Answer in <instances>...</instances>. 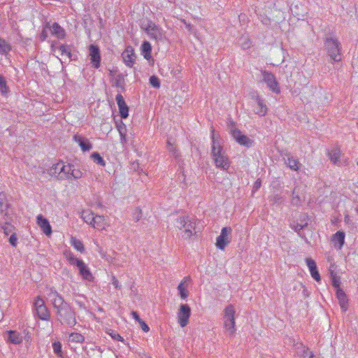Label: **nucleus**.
I'll return each instance as SVG.
<instances>
[{"label":"nucleus","mask_w":358,"mask_h":358,"mask_svg":"<svg viewBox=\"0 0 358 358\" xmlns=\"http://www.w3.org/2000/svg\"><path fill=\"white\" fill-rule=\"evenodd\" d=\"M211 152L210 155L217 168L227 171L230 167V160L226 152L223 149V141L216 136L213 127L211 128Z\"/></svg>","instance_id":"nucleus-1"},{"label":"nucleus","mask_w":358,"mask_h":358,"mask_svg":"<svg viewBox=\"0 0 358 358\" xmlns=\"http://www.w3.org/2000/svg\"><path fill=\"white\" fill-rule=\"evenodd\" d=\"M57 320L62 325L73 327L76 323V313L70 303L65 302L61 306L55 309Z\"/></svg>","instance_id":"nucleus-2"},{"label":"nucleus","mask_w":358,"mask_h":358,"mask_svg":"<svg viewBox=\"0 0 358 358\" xmlns=\"http://www.w3.org/2000/svg\"><path fill=\"white\" fill-rule=\"evenodd\" d=\"M196 222L194 218L188 216H180L176 220V226L180 230L184 229L182 231V238L184 239H189L192 236L196 235Z\"/></svg>","instance_id":"nucleus-3"},{"label":"nucleus","mask_w":358,"mask_h":358,"mask_svg":"<svg viewBox=\"0 0 358 358\" xmlns=\"http://www.w3.org/2000/svg\"><path fill=\"white\" fill-rule=\"evenodd\" d=\"M324 48L327 55L335 62L341 61V44L338 40L334 37H327L324 41Z\"/></svg>","instance_id":"nucleus-4"},{"label":"nucleus","mask_w":358,"mask_h":358,"mask_svg":"<svg viewBox=\"0 0 358 358\" xmlns=\"http://www.w3.org/2000/svg\"><path fill=\"white\" fill-rule=\"evenodd\" d=\"M66 258L71 265L76 266L79 269V273L83 279L92 282L94 280V277L87 267L82 259H79L76 257L72 253H69L66 255Z\"/></svg>","instance_id":"nucleus-5"},{"label":"nucleus","mask_w":358,"mask_h":358,"mask_svg":"<svg viewBox=\"0 0 358 358\" xmlns=\"http://www.w3.org/2000/svg\"><path fill=\"white\" fill-rule=\"evenodd\" d=\"M235 309L232 304L227 306L224 310V327L230 336L235 332Z\"/></svg>","instance_id":"nucleus-6"},{"label":"nucleus","mask_w":358,"mask_h":358,"mask_svg":"<svg viewBox=\"0 0 358 358\" xmlns=\"http://www.w3.org/2000/svg\"><path fill=\"white\" fill-rule=\"evenodd\" d=\"M141 27L151 39L161 40L163 36L162 29L151 20H147L141 23Z\"/></svg>","instance_id":"nucleus-7"},{"label":"nucleus","mask_w":358,"mask_h":358,"mask_svg":"<svg viewBox=\"0 0 358 358\" xmlns=\"http://www.w3.org/2000/svg\"><path fill=\"white\" fill-rule=\"evenodd\" d=\"M34 310L38 318L48 321L50 318V313L41 296H37L34 303Z\"/></svg>","instance_id":"nucleus-8"},{"label":"nucleus","mask_w":358,"mask_h":358,"mask_svg":"<svg viewBox=\"0 0 358 358\" xmlns=\"http://www.w3.org/2000/svg\"><path fill=\"white\" fill-rule=\"evenodd\" d=\"M46 294L55 310L66 302L63 296L53 287L46 288Z\"/></svg>","instance_id":"nucleus-9"},{"label":"nucleus","mask_w":358,"mask_h":358,"mask_svg":"<svg viewBox=\"0 0 358 358\" xmlns=\"http://www.w3.org/2000/svg\"><path fill=\"white\" fill-rule=\"evenodd\" d=\"M231 231L232 229L229 227H225L222 229L220 235L216 238L215 245L218 249L223 250L229 244Z\"/></svg>","instance_id":"nucleus-10"},{"label":"nucleus","mask_w":358,"mask_h":358,"mask_svg":"<svg viewBox=\"0 0 358 358\" xmlns=\"http://www.w3.org/2000/svg\"><path fill=\"white\" fill-rule=\"evenodd\" d=\"M262 74L263 77V81L266 83L267 87L274 93L279 94L280 92V89L279 87V83L276 80L275 76L271 72H268L266 71H262Z\"/></svg>","instance_id":"nucleus-11"},{"label":"nucleus","mask_w":358,"mask_h":358,"mask_svg":"<svg viewBox=\"0 0 358 358\" xmlns=\"http://www.w3.org/2000/svg\"><path fill=\"white\" fill-rule=\"evenodd\" d=\"M191 315V308L187 304H181L178 312V320L181 327L187 325Z\"/></svg>","instance_id":"nucleus-12"},{"label":"nucleus","mask_w":358,"mask_h":358,"mask_svg":"<svg viewBox=\"0 0 358 358\" xmlns=\"http://www.w3.org/2000/svg\"><path fill=\"white\" fill-rule=\"evenodd\" d=\"M231 134L236 142H238L240 145H244L247 148H250L252 146L254 141L248 138L246 135L243 134L239 129H231Z\"/></svg>","instance_id":"nucleus-13"},{"label":"nucleus","mask_w":358,"mask_h":358,"mask_svg":"<svg viewBox=\"0 0 358 358\" xmlns=\"http://www.w3.org/2000/svg\"><path fill=\"white\" fill-rule=\"evenodd\" d=\"M90 62L94 69L100 67L101 54L99 48L95 45H90L89 47Z\"/></svg>","instance_id":"nucleus-14"},{"label":"nucleus","mask_w":358,"mask_h":358,"mask_svg":"<svg viewBox=\"0 0 358 358\" xmlns=\"http://www.w3.org/2000/svg\"><path fill=\"white\" fill-rule=\"evenodd\" d=\"M294 350L299 358H315L313 352L302 343H296L294 345Z\"/></svg>","instance_id":"nucleus-15"},{"label":"nucleus","mask_w":358,"mask_h":358,"mask_svg":"<svg viewBox=\"0 0 358 358\" xmlns=\"http://www.w3.org/2000/svg\"><path fill=\"white\" fill-rule=\"evenodd\" d=\"M10 204L8 200L7 195L4 192L0 193V219L9 217L8 209Z\"/></svg>","instance_id":"nucleus-16"},{"label":"nucleus","mask_w":358,"mask_h":358,"mask_svg":"<svg viewBox=\"0 0 358 358\" xmlns=\"http://www.w3.org/2000/svg\"><path fill=\"white\" fill-rule=\"evenodd\" d=\"M122 57L124 62L129 67H131L134 65L136 57L134 50L131 46H128L125 48L122 54Z\"/></svg>","instance_id":"nucleus-17"},{"label":"nucleus","mask_w":358,"mask_h":358,"mask_svg":"<svg viewBox=\"0 0 358 358\" xmlns=\"http://www.w3.org/2000/svg\"><path fill=\"white\" fill-rule=\"evenodd\" d=\"M118 106L120 115L122 119H126L129 115V107L124 101L121 94H117L115 97Z\"/></svg>","instance_id":"nucleus-18"},{"label":"nucleus","mask_w":358,"mask_h":358,"mask_svg":"<svg viewBox=\"0 0 358 358\" xmlns=\"http://www.w3.org/2000/svg\"><path fill=\"white\" fill-rule=\"evenodd\" d=\"M283 159L287 166L293 171H298L301 166L299 160L294 158L290 153L286 152L283 155Z\"/></svg>","instance_id":"nucleus-19"},{"label":"nucleus","mask_w":358,"mask_h":358,"mask_svg":"<svg viewBox=\"0 0 358 358\" xmlns=\"http://www.w3.org/2000/svg\"><path fill=\"white\" fill-rule=\"evenodd\" d=\"M73 139L75 142L78 143L83 152L90 151L92 148V145L89 140L82 136L75 134Z\"/></svg>","instance_id":"nucleus-20"},{"label":"nucleus","mask_w":358,"mask_h":358,"mask_svg":"<svg viewBox=\"0 0 358 358\" xmlns=\"http://www.w3.org/2000/svg\"><path fill=\"white\" fill-rule=\"evenodd\" d=\"M37 224L40 227L44 234L50 236L52 234V228L48 220L42 215H38L36 217Z\"/></svg>","instance_id":"nucleus-21"},{"label":"nucleus","mask_w":358,"mask_h":358,"mask_svg":"<svg viewBox=\"0 0 358 358\" xmlns=\"http://www.w3.org/2000/svg\"><path fill=\"white\" fill-rule=\"evenodd\" d=\"M257 101V106L255 109V113L260 117L265 116L267 113L268 108L265 103V101L258 95L254 96Z\"/></svg>","instance_id":"nucleus-22"},{"label":"nucleus","mask_w":358,"mask_h":358,"mask_svg":"<svg viewBox=\"0 0 358 358\" xmlns=\"http://www.w3.org/2000/svg\"><path fill=\"white\" fill-rule=\"evenodd\" d=\"M306 262L313 278L317 282H320L321 280V278L317 271L315 262L311 258H306Z\"/></svg>","instance_id":"nucleus-23"},{"label":"nucleus","mask_w":358,"mask_h":358,"mask_svg":"<svg viewBox=\"0 0 358 358\" xmlns=\"http://www.w3.org/2000/svg\"><path fill=\"white\" fill-rule=\"evenodd\" d=\"M48 30L51 32L52 35L57 38L62 39L65 38V30L57 22H54L52 25L50 24Z\"/></svg>","instance_id":"nucleus-24"},{"label":"nucleus","mask_w":358,"mask_h":358,"mask_svg":"<svg viewBox=\"0 0 358 358\" xmlns=\"http://www.w3.org/2000/svg\"><path fill=\"white\" fill-rule=\"evenodd\" d=\"M345 234L344 231H338L332 236V242L334 243V248L337 250H341L345 243Z\"/></svg>","instance_id":"nucleus-25"},{"label":"nucleus","mask_w":358,"mask_h":358,"mask_svg":"<svg viewBox=\"0 0 358 358\" xmlns=\"http://www.w3.org/2000/svg\"><path fill=\"white\" fill-rule=\"evenodd\" d=\"M6 334H8L7 341L13 344L18 345L20 344L23 341V337L17 331H7Z\"/></svg>","instance_id":"nucleus-26"},{"label":"nucleus","mask_w":358,"mask_h":358,"mask_svg":"<svg viewBox=\"0 0 358 358\" xmlns=\"http://www.w3.org/2000/svg\"><path fill=\"white\" fill-rule=\"evenodd\" d=\"M336 297L338 300L341 309L346 311L348 309V299L346 294L342 289H336Z\"/></svg>","instance_id":"nucleus-27"},{"label":"nucleus","mask_w":358,"mask_h":358,"mask_svg":"<svg viewBox=\"0 0 358 358\" xmlns=\"http://www.w3.org/2000/svg\"><path fill=\"white\" fill-rule=\"evenodd\" d=\"M190 280V277H185L178 286V289L179 291L180 296L182 299H185L188 296L189 293L188 291L186 289L185 283L187 282H189Z\"/></svg>","instance_id":"nucleus-28"},{"label":"nucleus","mask_w":358,"mask_h":358,"mask_svg":"<svg viewBox=\"0 0 358 358\" xmlns=\"http://www.w3.org/2000/svg\"><path fill=\"white\" fill-rule=\"evenodd\" d=\"M141 54L143 55L144 58L147 60H149L151 58V52H152V46L148 41H143L141 47Z\"/></svg>","instance_id":"nucleus-29"},{"label":"nucleus","mask_w":358,"mask_h":358,"mask_svg":"<svg viewBox=\"0 0 358 358\" xmlns=\"http://www.w3.org/2000/svg\"><path fill=\"white\" fill-rule=\"evenodd\" d=\"M72 168H73V165L69 164H64V163L63 162V165L62 166V173L61 176H59V179H70V173L71 171H72Z\"/></svg>","instance_id":"nucleus-30"},{"label":"nucleus","mask_w":358,"mask_h":358,"mask_svg":"<svg viewBox=\"0 0 358 358\" xmlns=\"http://www.w3.org/2000/svg\"><path fill=\"white\" fill-rule=\"evenodd\" d=\"M328 155L331 159V161L336 164L338 162V159L341 157V149L339 147L334 148L331 151L328 152Z\"/></svg>","instance_id":"nucleus-31"},{"label":"nucleus","mask_w":358,"mask_h":358,"mask_svg":"<svg viewBox=\"0 0 358 358\" xmlns=\"http://www.w3.org/2000/svg\"><path fill=\"white\" fill-rule=\"evenodd\" d=\"M105 221H106V219L103 216L96 215H94L92 226L94 228H96L99 229H104V226L106 224Z\"/></svg>","instance_id":"nucleus-32"},{"label":"nucleus","mask_w":358,"mask_h":358,"mask_svg":"<svg viewBox=\"0 0 358 358\" xmlns=\"http://www.w3.org/2000/svg\"><path fill=\"white\" fill-rule=\"evenodd\" d=\"M113 86L117 88H120L123 91L124 90L125 81L124 77L122 73H119L115 76Z\"/></svg>","instance_id":"nucleus-33"},{"label":"nucleus","mask_w":358,"mask_h":358,"mask_svg":"<svg viewBox=\"0 0 358 358\" xmlns=\"http://www.w3.org/2000/svg\"><path fill=\"white\" fill-rule=\"evenodd\" d=\"M1 219L4 222V224L2 225L1 228L3 231V233L6 236H8L9 234H10L13 231L14 227L10 224L9 221H10V218L9 217L1 218Z\"/></svg>","instance_id":"nucleus-34"},{"label":"nucleus","mask_w":358,"mask_h":358,"mask_svg":"<svg viewBox=\"0 0 358 358\" xmlns=\"http://www.w3.org/2000/svg\"><path fill=\"white\" fill-rule=\"evenodd\" d=\"M11 50V45L3 38H0V55H7Z\"/></svg>","instance_id":"nucleus-35"},{"label":"nucleus","mask_w":358,"mask_h":358,"mask_svg":"<svg viewBox=\"0 0 358 358\" xmlns=\"http://www.w3.org/2000/svg\"><path fill=\"white\" fill-rule=\"evenodd\" d=\"M302 201V198L299 194V191L295 187L292 192V198L291 201L292 204L295 206H299L301 204Z\"/></svg>","instance_id":"nucleus-36"},{"label":"nucleus","mask_w":358,"mask_h":358,"mask_svg":"<svg viewBox=\"0 0 358 358\" xmlns=\"http://www.w3.org/2000/svg\"><path fill=\"white\" fill-rule=\"evenodd\" d=\"M69 341L73 343H82L85 341V336L80 333H71Z\"/></svg>","instance_id":"nucleus-37"},{"label":"nucleus","mask_w":358,"mask_h":358,"mask_svg":"<svg viewBox=\"0 0 358 358\" xmlns=\"http://www.w3.org/2000/svg\"><path fill=\"white\" fill-rule=\"evenodd\" d=\"M94 213L89 210H84L82 214V217L84 221L92 225L94 218Z\"/></svg>","instance_id":"nucleus-38"},{"label":"nucleus","mask_w":358,"mask_h":358,"mask_svg":"<svg viewBox=\"0 0 358 358\" xmlns=\"http://www.w3.org/2000/svg\"><path fill=\"white\" fill-rule=\"evenodd\" d=\"M71 243L78 251L80 252H84L85 248L81 241L76 239L75 237H71Z\"/></svg>","instance_id":"nucleus-39"},{"label":"nucleus","mask_w":358,"mask_h":358,"mask_svg":"<svg viewBox=\"0 0 358 358\" xmlns=\"http://www.w3.org/2000/svg\"><path fill=\"white\" fill-rule=\"evenodd\" d=\"M91 157L94 163H96L98 165H100L101 166H104L106 164V162L103 157L99 155L98 152H93L91 155Z\"/></svg>","instance_id":"nucleus-40"},{"label":"nucleus","mask_w":358,"mask_h":358,"mask_svg":"<svg viewBox=\"0 0 358 358\" xmlns=\"http://www.w3.org/2000/svg\"><path fill=\"white\" fill-rule=\"evenodd\" d=\"M166 147L169 152H172L173 157L176 158V159L179 160V153L176 146L169 141L168 140L166 142Z\"/></svg>","instance_id":"nucleus-41"},{"label":"nucleus","mask_w":358,"mask_h":358,"mask_svg":"<svg viewBox=\"0 0 358 358\" xmlns=\"http://www.w3.org/2000/svg\"><path fill=\"white\" fill-rule=\"evenodd\" d=\"M8 92V87L6 81L2 75H0V92L1 94L5 95Z\"/></svg>","instance_id":"nucleus-42"},{"label":"nucleus","mask_w":358,"mask_h":358,"mask_svg":"<svg viewBox=\"0 0 358 358\" xmlns=\"http://www.w3.org/2000/svg\"><path fill=\"white\" fill-rule=\"evenodd\" d=\"M62 348V345L59 341H55L52 343L53 351L57 357L64 355Z\"/></svg>","instance_id":"nucleus-43"},{"label":"nucleus","mask_w":358,"mask_h":358,"mask_svg":"<svg viewBox=\"0 0 358 358\" xmlns=\"http://www.w3.org/2000/svg\"><path fill=\"white\" fill-rule=\"evenodd\" d=\"M62 165H63V162H60L59 163H57L56 164H54L51 169L52 174H54V175L57 174L58 178H59V176H61Z\"/></svg>","instance_id":"nucleus-44"},{"label":"nucleus","mask_w":358,"mask_h":358,"mask_svg":"<svg viewBox=\"0 0 358 358\" xmlns=\"http://www.w3.org/2000/svg\"><path fill=\"white\" fill-rule=\"evenodd\" d=\"M149 83L155 88L158 89L160 87V85H161L160 80H159V78L157 77L156 76H150V79H149Z\"/></svg>","instance_id":"nucleus-45"},{"label":"nucleus","mask_w":358,"mask_h":358,"mask_svg":"<svg viewBox=\"0 0 358 358\" xmlns=\"http://www.w3.org/2000/svg\"><path fill=\"white\" fill-rule=\"evenodd\" d=\"M48 27H50V22H48L45 24L43 29L42 30V32L40 35V39L42 41L46 40V38L48 37V31H49Z\"/></svg>","instance_id":"nucleus-46"},{"label":"nucleus","mask_w":358,"mask_h":358,"mask_svg":"<svg viewBox=\"0 0 358 358\" xmlns=\"http://www.w3.org/2000/svg\"><path fill=\"white\" fill-rule=\"evenodd\" d=\"M83 176V173L78 170V169H76L73 168H72V171H71V173H70V179L71 178H74V179H78V178H80Z\"/></svg>","instance_id":"nucleus-47"},{"label":"nucleus","mask_w":358,"mask_h":358,"mask_svg":"<svg viewBox=\"0 0 358 358\" xmlns=\"http://www.w3.org/2000/svg\"><path fill=\"white\" fill-rule=\"evenodd\" d=\"M109 331L110 332L108 333L112 337L113 339L120 341L122 342L124 341V338L118 333L111 329H110Z\"/></svg>","instance_id":"nucleus-48"},{"label":"nucleus","mask_w":358,"mask_h":358,"mask_svg":"<svg viewBox=\"0 0 358 358\" xmlns=\"http://www.w3.org/2000/svg\"><path fill=\"white\" fill-rule=\"evenodd\" d=\"M331 284H332V286L334 287L336 289H341L340 287V285H341L340 279L338 278H337L336 275H332Z\"/></svg>","instance_id":"nucleus-49"},{"label":"nucleus","mask_w":358,"mask_h":358,"mask_svg":"<svg viewBox=\"0 0 358 358\" xmlns=\"http://www.w3.org/2000/svg\"><path fill=\"white\" fill-rule=\"evenodd\" d=\"M117 130L119 131L120 136H123V133H126L127 129L125 124L121 121L119 124L117 126Z\"/></svg>","instance_id":"nucleus-50"},{"label":"nucleus","mask_w":358,"mask_h":358,"mask_svg":"<svg viewBox=\"0 0 358 358\" xmlns=\"http://www.w3.org/2000/svg\"><path fill=\"white\" fill-rule=\"evenodd\" d=\"M9 243L12 246H16L17 243V238L15 234H13L9 238Z\"/></svg>","instance_id":"nucleus-51"},{"label":"nucleus","mask_w":358,"mask_h":358,"mask_svg":"<svg viewBox=\"0 0 358 358\" xmlns=\"http://www.w3.org/2000/svg\"><path fill=\"white\" fill-rule=\"evenodd\" d=\"M70 48V46L62 44L59 45V50L62 52V55H66V53H67L68 50H69Z\"/></svg>","instance_id":"nucleus-52"},{"label":"nucleus","mask_w":358,"mask_h":358,"mask_svg":"<svg viewBox=\"0 0 358 358\" xmlns=\"http://www.w3.org/2000/svg\"><path fill=\"white\" fill-rule=\"evenodd\" d=\"M138 324H140L141 328L142 329V330L143 331H145V332L149 331L150 328H149L148 325L143 320H141L140 322H138Z\"/></svg>","instance_id":"nucleus-53"},{"label":"nucleus","mask_w":358,"mask_h":358,"mask_svg":"<svg viewBox=\"0 0 358 358\" xmlns=\"http://www.w3.org/2000/svg\"><path fill=\"white\" fill-rule=\"evenodd\" d=\"M185 27L187 29L188 31L191 34H196V29L194 28L193 25L191 24L189 22H187L185 24Z\"/></svg>","instance_id":"nucleus-54"},{"label":"nucleus","mask_w":358,"mask_h":358,"mask_svg":"<svg viewBox=\"0 0 358 358\" xmlns=\"http://www.w3.org/2000/svg\"><path fill=\"white\" fill-rule=\"evenodd\" d=\"M272 201H273V203H280L282 201V196L280 195L275 194V195L273 196V197L272 199Z\"/></svg>","instance_id":"nucleus-55"},{"label":"nucleus","mask_w":358,"mask_h":358,"mask_svg":"<svg viewBox=\"0 0 358 358\" xmlns=\"http://www.w3.org/2000/svg\"><path fill=\"white\" fill-rule=\"evenodd\" d=\"M112 284L116 289L121 288V285H120L117 279L114 275L112 277Z\"/></svg>","instance_id":"nucleus-56"},{"label":"nucleus","mask_w":358,"mask_h":358,"mask_svg":"<svg viewBox=\"0 0 358 358\" xmlns=\"http://www.w3.org/2000/svg\"><path fill=\"white\" fill-rule=\"evenodd\" d=\"M308 225V223H305V224H297L295 227H294V230L297 232H299V231H301V229H303V228H305L306 227H307Z\"/></svg>","instance_id":"nucleus-57"},{"label":"nucleus","mask_w":358,"mask_h":358,"mask_svg":"<svg viewBox=\"0 0 358 358\" xmlns=\"http://www.w3.org/2000/svg\"><path fill=\"white\" fill-rule=\"evenodd\" d=\"M261 180L259 179L257 180L253 185V191H257L261 187Z\"/></svg>","instance_id":"nucleus-58"},{"label":"nucleus","mask_w":358,"mask_h":358,"mask_svg":"<svg viewBox=\"0 0 358 358\" xmlns=\"http://www.w3.org/2000/svg\"><path fill=\"white\" fill-rule=\"evenodd\" d=\"M241 45H242V48L248 49L249 48H250L251 42L249 39H248L247 41L243 42Z\"/></svg>","instance_id":"nucleus-59"},{"label":"nucleus","mask_w":358,"mask_h":358,"mask_svg":"<svg viewBox=\"0 0 358 358\" xmlns=\"http://www.w3.org/2000/svg\"><path fill=\"white\" fill-rule=\"evenodd\" d=\"M131 315L133 317V318L136 321V322H140L141 320L139 315L138 314L137 312L136 311H132L131 312Z\"/></svg>","instance_id":"nucleus-60"},{"label":"nucleus","mask_w":358,"mask_h":358,"mask_svg":"<svg viewBox=\"0 0 358 358\" xmlns=\"http://www.w3.org/2000/svg\"><path fill=\"white\" fill-rule=\"evenodd\" d=\"M136 213L138 214L136 217H134V220L136 222H138L141 217V210L139 208L136 209Z\"/></svg>","instance_id":"nucleus-61"},{"label":"nucleus","mask_w":358,"mask_h":358,"mask_svg":"<svg viewBox=\"0 0 358 358\" xmlns=\"http://www.w3.org/2000/svg\"><path fill=\"white\" fill-rule=\"evenodd\" d=\"M66 55H67V57H68L71 60L74 59L73 58V55H72V53H71V48L69 49V50H68L67 53H66Z\"/></svg>","instance_id":"nucleus-62"},{"label":"nucleus","mask_w":358,"mask_h":358,"mask_svg":"<svg viewBox=\"0 0 358 358\" xmlns=\"http://www.w3.org/2000/svg\"><path fill=\"white\" fill-rule=\"evenodd\" d=\"M120 140L122 143H124L126 141V133H123V136H120Z\"/></svg>","instance_id":"nucleus-63"},{"label":"nucleus","mask_w":358,"mask_h":358,"mask_svg":"<svg viewBox=\"0 0 358 358\" xmlns=\"http://www.w3.org/2000/svg\"><path fill=\"white\" fill-rule=\"evenodd\" d=\"M58 358H69L67 356H64V355H62L61 356H59Z\"/></svg>","instance_id":"nucleus-64"}]
</instances>
